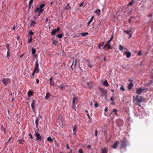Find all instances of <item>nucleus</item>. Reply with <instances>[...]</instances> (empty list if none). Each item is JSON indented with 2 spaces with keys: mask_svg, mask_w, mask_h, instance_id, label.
<instances>
[{
  "mask_svg": "<svg viewBox=\"0 0 153 153\" xmlns=\"http://www.w3.org/2000/svg\"><path fill=\"white\" fill-rule=\"evenodd\" d=\"M100 23H99V24L97 25V27L95 29V30H96V31H97L99 30V28L100 27Z\"/></svg>",
  "mask_w": 153,
  "mask_h": 153,
  "instance_id": "31",
  "label": "nucleus"
},
{
  "mask_svg": "<svg viewBox=\"0 0 153 153\" xmlns=\"http://www.w3.org/2000/svg\"><path fill=\"white\" fill-rule=\"evenodd\" d=\"M133 18V17H131L128 20V22L129 23H131V19Z\"/></svg>",
  "mask_w": 153,
  "mask_h": 153,
  "instance_id": "59",
  "label": "nucleus"
},
{
  "mask_svg": "<svg viewBox=\"0 0 153 153\" xmlns=\"http://www.w3.org/2000/svg\"><path fill=\"white\" fill-rule=\"evenodd\" d=\"M87 115L89 119L90 120L92 119L90 117L89 115L88 114H87Z\"/></svg>",
  "mask_w": 153,
  "mask_h": 153,
  "instance_id": "58",
  "label": "nucleus"
},
{
  "mask_svg": "<svg viewBox=\"0 0 153 153\" xmlns=\"http://www.w3.org/2000/svg\"><path fill=\"white\" fill-rule=\"evenodd\" d=\"M148 89L146 87H141L136 89V93L138 94H140L142 92H146Z\"/></svg>",
  "mask_w": 153,
  "mask_h": 153,
  "instance_id": "2",
  "label": "nucleus"
},
{
  "mask_svg": "<svg viewBox=\"0 0 153 153\" xmlns=\"http://www.w3.org/2000/svg\"><path fill=\"white\" fill-rule=\"evenodd\" d=\"M56 37L59 38H61L62 37V36L61 34H59L56 36Z\"/></svg>",
  "mask_w": 153,
  "mask_h": 153,
  "instance_id": "41",
  "label": "nucleus"
},
{
  "mask_svg": "<svg viewBox=\"0 0 153 153\" xmlns=\"http://www.w3.org/2000/svg\"><path fill=\"white\" fill-rule=\"evenodd\" d=\"M108 49H112V47L110 45H108Z\"/></svg>",
  "mask_w": 153,
  "mask_h": 153,
  "instance_id": "55",
  "label": "nucleus"
},
{
  "mask_svg": "<svg viewBox=\"0 0 153 153\" xmlns=\"http://www.w3.org/2000/svg\"><path fill=\"white\" fill-rule=\"evenodd\" d=\"M36 82L37 84H38L39 83V80L38 79H36Z\"/></svg>",
  "mask_w": 153,
  "mask_h": 153,
  "instance_id": "64",
  "label": "nucleus"
},
{
  "mask_svg": "<svg viewBox=\"0 0 153 153\" xmlns=\"http://www.w3.org/2000/svg\"><path fill=\"white\" fill-rule=\"evenodd\" d=\"M134 4V0H133L131 1L130 3L128 4V5L129 6H132Z\"/></svg>",
  "mask_w": 153,
  "mask_h": 153,
  "instance_id": "37",
  "label": "nucleus"
},
{
  "mask_svg": "<svg viewBox=\"0 0 153 153\" xmlns=\"http://www.w3.org/2000/svg\"><path fill=\"white\" fill-rule=\"evenodd\" d=\"M34 0H30L28 4V8H30L31 7L32 4H33Z\"/></svg>",
  "mask_w": 153,
  "mask_h": 153,
  "instance_id": "21",
  "label": "nucleus"
},
{
  "mask_svg": "<svg viewBox=\"0 0 153 153\" xmlns=\"http://www.w3.org/2000/svg\"><path fill=\"white\" fill-rule=\"evenodd\" d=\"M36 73L35 71H33V72L32 73V74L30 75V76L31 77H32L33 78L34 77V74Z\"/></svg>",
  "mask_w": 153,
  "mask_h": 153,
  "instance_id": "46",
  "label": "nucleus"
},
{
  "mask_svg": "<svg viewBox=\"0 0 153 153\" xmlns=\"http://www.w3.org/2000/svg\"><path fill=\"white\" fill-rule=\"evenodd\" d=\"M120 90H122L123 91H125V89L123 87L122 85H121V87L120 88Z\"/></svg>",
  "mask_w": 153,
  "mask_h": 153,
  "instance_id": "38",
  "label": "nucleus"
},
{
  "mask_svg": "<svg viewBox=\"0 0 153 153\" xmlns=\"http://www.w3.org/2000/svg\"><path fill=\"white\" fill-rule=\"evenodd\" d=\"M78 102V100L76 96H75L73 98V105H76Z\"/></svg>",
  "mask_w": 153,
  "mask_h": 153,
  "instance_id": "9",
  "label": "nucleus"
},
{
  "mask_svg": "<svg viewBox=\"0 0 153 153\" xmlns=\"http://www.w3.org/2000/svg\"><path fill=\"white\" fill-rule=\"evenodd\" d=\"M47 140L50 142H51L53 141V140H52V139L50 137H48L47 138Z\"/></svg>",
  "mask_w": 153,
  "mask_h": 153,
  "instance_id": "35",
  "label": "nucleus"
},
{
  "mask_svg": "<svg viewBox=\"0 0 153 153\" xmlns=\"http://www.w3.org/2000/svg\"><path fill=\"white\" fill-rule=\"evenodd\" d=\"M76 61H74V60L73 61L72 64L71 66V68L73 70H74L75 69V66L76 65Z\"/></svg>",
  "mask_w": 153,
  "mask_h": 153,
  "instance_id": "11",
  "label": "nucleus"
},
{
  "mask_svg": "<svg viewBox=\"0 0 153 153\" xmlns=\"http://www.w3.org/2000/svg\"><path fill=\"white\" fill-rule=\"evenodd\" d=\"M28 96L30 97L32 96L33 92L31 91H28L27 92Z\"/></svg>",
  "mask_w": 153,
  "mask_h": 153,
  "instance_id": "29",
  "label": "nucleus"
},
{
  "mask_svg": "<svg viewBox=\"0 0 153 153\" xmlns=\"http://www.w3.org/2000/svg\"><path fill=\"white\" fill-rule=\"evenodd\" d=\"M108 44H105L104 45V47H103V49H106V47H108Z\"/></svg>",
  "mask_w": 153,
  "mask_h": 153,
  "instance_id": "51",
  "label": "nucleus"
},
{
  "mask_svg": "<svg viewBox=\"0 0 153 153\" xmlns=\"http://www.w3.org/2000/svg\"><path fill=\"white\" fill-rule=\"evenodd\" d=\"M60 30L59 27H57V28L53 29L52 30V31L51 32L52 35H54L56 34V33L58 32Z\"/></svg>",
  "mask_w": 153,
  "mask_h": 153,
  "instance_id": "7",
  "label": "nucleus"
},
{
  "mask_svg": "<svg viewBox=\"0 0 153 153\" xmlns=\"http://www.w3.org/2000/svg\"><path fill=\"white\" fill-rule=\"evenodd\" d=\"M10 51H7V59H9L10 57Z\"/></svg>",
  "mask_w": 153,
  "mask_h": 153,
  "instance_id": "34",
  "label": "nucleus"
},
{
  "mask_svg": "<svg viewBox=\"0 0 153 153\" xmlns=\"http://www.w3.org/2000/svg\"><path fill=\"white\" fill-rule=\"evenodd\" d=\"M91 147V146L90 145H88L87 146V148L88 149H89Z\"/></svg>",
  "mask_w": 153,
  "mask_h": 153,
  "instance_id": "61",
  "label": "nucleus"
},
{
  "mask_svg": "<svg viewBox=\"0 0 153 153\" xmlns=\"http://www.w3.org/2000/svg\"><path fill=\"white\" fill-rule=\"evenodd\" d=\"M29 136L30 137V138L32 140L33 139V137L32 135V134L31 133H30L29 134Z\"/></svg>",
  "mask_w": 153,
  "mask_h": 153,
  "instance_id": "53",
  "label": "nucleus"
},
{
  "mask_svg": "<svg viewBox=\"0 0 153 153\" xmlns=\"http://www.w3.org/2000/svg\"><path fill=\"white\" fill-rule=\"evenodd\" d=\"M39 64L38 63V60L37 59L35 62V68L34 71H35L36 73H38L39 71Z\"/></svg>",
  "mask_w": 153,
  "mask_h": 153,
  "instance_id": "4",
  "label": "nucleus"
},
{
  "mask_svg": "<svg viewBox=\"0 0 153 153\" xmlns=\"http://www.w3.org/2000/svg\"><path fill=\"white\" fill-rule=\"evenodd\" d=\"M29 33L32 36L33 35V34H34L33 32H32V31L31 30L29 32Z\"/></svg>",
  "mask_w": 153,
  "mask_h": 153,
  "instance_id": "47",
  "label": "nucleus"
},
{
  "mask_svg": "<svg viewBox=\"0 0 153 153\" xmlns=\"http://www.w3.org/2000/svg\"><path fill=\"white\" fill-rule=\"evenodd\" d=\"M102 85H103L106 87H107L109 85V84H108L107 81L106 80H105L102 83Z\"/></svg>",
  "mask_w": 153,
  "mask_h": 153,
  "instance_id": "20",
  "label": "nucleus"
},
{
  "mask_svg": "<svg viewBox=\"0 0 153 153\" xmlns=\"http://www.w3.org/2000/svg\"><path fill=\"white\" fill-rule=\"evenodd\" d=\"M88 32L82 33H81V35L82 36H85L87 35H88Z\"/></svg>",
  "mask_w": 153,
  "mask_h": 153,
  "instance_id": "27",
  "label": "nucleus"
},
{
  "mask_svg": "<svg viewBox=\"0 0 153 153\" xmlns=\"http://www.w3.org/2000/svg\"><path fill=\"white\" fill-rule=\"evenodd\" d=\"M125 54L127 58H129L131 55V53L129 51H126L125 52Z\"/></svg>",
  "mask_w": 153,
  "mask_h": 153,
  "instance_id": "13",
  "label": "nucleus"
},
{
  "mask_svg": "<svg viewBox=\"0 0 153 153\" xmlns=\"http://www.w3.org/2000/svg\"><path fill=\"white\" fill-rule=\"evenodd\" d=\"M145 100V99L142 96L140 97L138 95L136 96L135 101H136V104L139 106H141L140 103L142 102H143Z\"/></svg>",
  "mask_w": 153,
  "mask_h": 153,
  "instance_id": "1",
  "label": "nucleus"
},
{
  "mask_svg": "<svg viewBox=\"0 0 153 153\" xmlns=\"http://www.w3.org/2000/svg\"><path fill=\"white\" fill-rule=\"evenodd\" d=\"M36 101L35 100H33L31 104V107L33 112L35 111L34 108L36 104Z\"/></svg>",
  "mask_w": 153,
  "mask_h": 153,
  "instance_id": "8",
  "label": "nucleus"
},
{
  "mask_svg": "<svg viewBox=\"0 0 153 153\" xmlns=\"http://www.w3.org/2000/svg\"><path fill=\"white\" fill-rule=\"evenodd\" d=\"M108 108L107 107H106L105 108L104 111L105 112H107V111Z\"/></svg>",
  "mask_w": 153,
  "mask_h": 153,
  "instance_id": "63",
  "label": "nucleus"
},
{
  "mask_svg": "<svg viewBox=\"0 0 153 153\" xmlns=\"http://www.w3.org/2000/svg\"><path fill=\"white\" fill-rule=\"evenodd\" d=\"M23 141V140H19V144H23V143H22Z\"/></svg>",
  "mask_w": 153,
  "mask_h": 153,
  "instance_id": "52",
  "label": "nucleus"
},
{
  "mask_svg": "<svg viewBox=\"0 0 153 153\" xmlns=\"http://www.w3.org/2000/svg\"><path fill=\"white\" fill-rule=\"evenodd\" d=\"M30 39H28V42L29 43H30L32 41V36H30Z\"/></svg>",
  "mask_w": 153,
  "mask_h": 153,
  "instance_id": "33",
  "label": "nucleus"
},
{
  "mask_svg": "<svg viewBox=\"0 0 153 153\" xmlns=\"http://www.w3.org/2000/svg\"><path fill=\"white\" fill-rule=\"evenodd\" d=\"M86 84L88 87L89 88H92V85L91 82H87L86 83Z\"/></svg>",
  "mask_w": 153,
  "mask_h": 153,
  "instance_id": "17",
  "label": "nucleus"
},
{
  "mask_svg": "<svg viewBox=\"0 0 153 153\" xmlns=\"http://www.w3.org/2000/svg\"><path fill=\"white\" fill-rule=\"evenodd\" d=\"M76 105H73V106H72V108L73 109L76 110L75 109V106Z\"/></svg>",
  "mask_w": 153,
  "mask_h": 153,
  "instance_id": "57",
  "label": "nucleus"
},
{
  "mask_svg": "<svg viewBox=\"0 0 153 153\" xmlns=\"http://www.w3.org/2000/svg\"><path fill=\"white\" fill-rule=\"evenodd\" d=\"M35 135L36 137V140H41L42 139V137L40 135L38 132H35Z\"/></svg>",
  "mask_w": 153,
  "mask_h": 153,
  "instance_id": "6",
  "label": "nucleus"
},
{
  "mask_svg": "<svg viewBox=\"0 0 153 153\" xmlns=\"http://www.w3.org/2000/svg\"><path fill=\"white\" fill-rule=\"evenodd\" d=\"M6 47L7 49V51H10V47H9V45L7 43L6 44Z\"/></svg>",
  "mask_w": 153,
  "mask_h": 153,
  "instance_id": "25",
  "label": "nucleus"
},
{
  "mask_svg": "<svg viewBox=\"0 0 153 153\" xmlns=\"http://www.w3.org/2000/svg\"><path fill=\"white\" fill-rule=\"evenodd\" d=\"M36 24V23L35 22L32 21L31 22V23L30 24V25H32H32L34 26Z\"/></svg>",
  "mask_w": 153,
  "mask_h": 153,
  "instance_id": "40",
  "label": "nucleus"
},
{
  "mask_svg": "<svg viewBox=\"0 0 153 153\" xmlns=\"http://www.w3.org/2000/svg\"><path fill=\"white\" fill-rule=\"evenodd\" d=\"M50 95H51V94L50 93H47L46 94V96L45 97V98H46L47 99H48L49 98V97L50 96Z\"/></svg>",
  "mask_w": 153,
  "mask_h": 153,
  "instance_id": "26",
  "label": "nucleus"
},
{
  "mask_svg": "<svg viewBox=\"0 0 153 153\" xmlns=\"http://www.w3.org/2000/svg\"><path fill=\"white\" fill-rule=\"evenodd\" d=\"M58 43V42L56 40H53V44L54 45H56Z\"/></svg>",
  "mask_w": 153,
  "mask_h": 153,
  "instance_id": "39",
  "label": "nucleus"
},
{
  "mask_svg": "<svg viewBox=\"0 0 153 153\" xmlns=\"http://www.w3.org/2000/svg\"><path fill=\"white\" fill-rule=\"evenodd\" d=\"M2 81L5 86H7L8 84L11 83L10 80L8 78H4L2 80Z\"/></svg>",
  "mask_w": 153,
  "mask_h": 153,
  "instance_id": "5",
  "label": "nucleus"
},
{
  "mask_svg": "<svg viewBox=\"0 0 153 153\" xmlns=\"http://www.w3.org/2000/svg\"><path fill=\"white\" fill-rule=\"evenodd\" d=\"M108 150L106 148L102 149H101V153H107Z\"/></svg>",
  "mask_w": 153,
  "mask_h": 153,
  "instance_id": "19",
  "label": "nucleus"
},
{
  "mask_svg": "<svg viewBox=\"0 0 153 153\" xmlns=\"http://www.w3.org/2000/svg\"><path fill=\"white\" fill-rule=\"evenodd\" d=\"M40 8H39V7H37L34 10V11L36 13L37 12L39 11V10Z\"/></svg>",
  "mask_w": 153,
  "mask_h": 153,
  "instance_id": "44",
  "label": "nucleus"
},
{
  "mask_svg": "<svg viewBox=\"0 0 153 153\" xmlns=\"http://www.w3.org/2000/svg\"><path fill=\"white\" fill-rule=\"evenodd\" d=\"M77 126L75 125L74 126L73 128V135H75L76 134V129H77Z\"/></svg>",
  "mask_w": 153,
  "mask_h": 153,
  "instance_id": "14",
  "label": "nucleus"
},
{
  "mask_svg": "<svg viewBox=\"0 0 153 153\" xmlns=\"http://www.w3.org/2000/svg\"><path fill=\"white\" fill-rule=\"evenodd\" d=\"M39 121V119L37 117H36L35 121V123L36 124V128H38Z\"/></svg>",
  "mask_w": 153,
  "mask_h": 153,
  "instance_id": "22",
  "label": "nucleus"
},
{
  "mask_svg": "<svg viewBox=\"0 0 153 153\" xmlns=\"http://www.w3.org/2000/svg\"><path fill=\"white\" fill-rule=\"evenodd\" d=\"M118 144L119 142L117 141H116L114 143L113 145L112 146V148L113 149H115Z\"/></svg>",
  "mask_w": 153,
  "mask_h": 153,
  "instance_id": "15",
  "label": "nucleus"
},
{
  "mask_svg": "<svg viewBox=\"0 0 153 153\" xmlns=\"http://www.w3.org/2000/svg\"><path fill=\"white\" fill-rule=\"evenodd\" d=\"M79 153H83L82 152V150L81 149H79Z\"/></svg>",
  "mask_w": 153,
  "mask_h": 153,
  "instance_id": "49",
  "label": "nucleus"
},
{
  "mask_svg": "<svg viewBox=\"0 0 153 153\" xmlns=\"http://www.w3.org/2000/svg\"><path fill=\"white\" fill-rule=\"evenodd\" d=\"M32 53L33 54H34L36 52V50L33 48L32 49Z\"/></svg>",
  "mask_w": 153,
  "mask_h": 153,
  "instance_id": "32",
  "label": "nucleus"
},
{
  "mask_svg": "<svg viewBox=\"0 0 153 153\" xmlns=\"http://www.w3.org/2000/svg\"><path fill=\"white\" fill-rule=\"evenodd\" d=\"M123 31L126 33L127 34H129L130 33V31L126 30H124Z\"/></svg>",
  "mask_w": 153,
  "mask_h": 153,
  "instance_id": "48",
  "label": "nucleus"
},
{
  "mask_svg": "<svg viewBox=\"0 0 153 153\" xmlns=\"http://www.w3.org/2000/svg\"><path fill=\"white\" fill-rule=\"evenodd\" d=\"M94 106L95 107H97L98 106V104L97 102H95L94 103Z\"/></svg>",
  "mask_w": 153,
  "mask_h": 153,
  "instance_id": "50",
  "label": "nucleus"
},
{
  "mask_svg": "<svg viewBox=\"0 0 153 153\" xmlns=\"http://www.w3.org/2000/svg\"><path fill=\"white\" fill-rule=\"evenodd\" d=\"M59 87L61 89H63L65 88V86L62 85H61Z\"/></svg>",
  "mask_w": 153,
  "mask_h": 153,
  "instance_id": "36",
  "label": "nucleus"
},
{
  "mask_svg": "<svg viewBox=\"0 0 153 153\" xmlns=\"http://www.w3.org/2000/svg\"><path fill=\"white\" fill-rule=\"evenodd\" d=\"M133 85L132 83L131 82L129 84L128 86V89L129 90L131 89V88L133 87Z\"/></svg>",
  "mask_w": 153,
  "mask_h": 153,
  "instance_id": "23",
  "label": "nucleus"
},
{
  "mask_svg": "<svg viewBox=\"0 0 153 153\" xmlns=\"http://www.w3.org/2000/svg\"><path fill=\"white\" fill-rule=\"evenodd\" d=\"M111 41H110V40H109L106 43L107 44H108V45H109V43H110Z\"/></svg>",
  "mask_w": 153,
  "mask_h": 153,
  "instance_id": "62",
  "label": "nucleus"
},
{
  "mask_svg": "<svg viewBox=\"0 0 153 153\" xmlns=\"http://www.w3.org/2000/svg\"><path fill=\"white\" fill-rule=\"evenodd\" d=\"M53 78L52 77H51L50 79V84L51 85H52L54 86V82L52 81Z\"/></svg>",
  "mask_w": 153,
  "mask_h": 153,
  "instance_id": "18",
  "label": "nucleus"
},
{
  "mask_svg": "<svg viewBox=\"0 0 153 153\" xmlns=\"http://www.w3.org/2000/svg\"><path fill=\"white\" fill-rule=\"evenodd\" d=\"M45 5V4H39V8L40 9H43V8L44 7Z\"/></svg>",
  "mask_w": 153,
  "mask_h": 153,
  "instance_id": "28",
  "label": "nucleus"
},
{
  "mask_svg": "<svg viewBox=\"0 0 153 153\" xmlns=\"http://www.w3.org/2000/svg\"><path fill=\"white\" fill-rule=\"evenodd\" d=\"M94 16H92L90 20H89L88 22L87 23V27H88V26L91 23V22H92V21H93V19H94Z\"/></svg>",
  "mask_w": 153,
  "mask_h": 153,
  "instance_id": "16",
  "label": "nucleus"
},
{
  "mask_svg": "<svg viewBox=\"0 0 153 153\" xmlns=\"http://www.w3.org/2000/svg\"><path fill=\"white\" fill-rule=\"evenodd\" d=\"M117 123L119 126H122L123 124V122L122 120L119 119L117 120Z\"/></svg>",
  "mask_w": 153,
  "mask_h": 153,
  "instance_id": "10",
  "label": "nucleus"
},
{
  "mask_svg": "<svg viewBox=\"0 0 153 153\" xmlns=\"http://www.w3.org/2000/svg\"><path fill=\"white\" fill-rule=\"evenodd\" d=\"M99 89L102 93L105 95V97H106V94L107 93V91L106 90L101 88H99Z\"/></svg>",
  "mask_w": 153,
  "mask_h": 153,
  "instance_id": "12",
  "label": "nucleus"
},
{
  "mask_svg": "<svg viewBox=\"0 0 153 153\" xmlns=\"http://www.w3.org/2000/svg\"><path fill=\"white\" fill-rule=\"evenodd\" d=\"M43 9H40L39 10L38 13H42L43 12Z\"/></svg>",
  "mask_w": 153,
  "mask_h": 153,
  "instance_id": "42",
  "label": "nucleus"
},
{
  "mask_svg": "<svg viewBox=\"0 0 153 153\" xmlns=\"http://www.w3.org/2000/svg\"><path fill=\"white\" fill-rule=\"evenodd\" d=\"M121 144L120 146V149L126 148L127 146V140L126 138H123L120 141Z\"/></svg>",
  "mask_w": 153,
  "mask_h": 153,
  "instance_id": "3",
  "label": "nucleus"
},
{
  "mask_svg": "<svg viewBox=\"0 0 153 153\" xmlns=\"http://www.w3.org/2000/svg\"><path fill=\"white\" fill-rule=\"evenodd\" d=\"M119 49L120 51H122L123 49V47L121 45H119Z\"/></svg>",
  "mask_w": 153,
  "mask_h": 153,
  "instance_id": "45",
  "label": "nucleus"
},
{
  "mask_svg": "<svg viewBox=\"0 0 153 153\" xmlns=\"http://www.w3.org/2000/svg\"><path fill=\"white\" fill-rule=\"evenodd\" d=\"M71 9V7L70 6V4H68L65 7V9L66 10H69Z\"/></svg>",
  "mask_w": 153,
  "mask_h": 153,
  "instance_id": "24",
  "label": "nucleus"
},
{
  "mask_svg": "<svg viewBox=\"0 0 153 153\" xmlns=\"http://www.w3.org/2000/svg\"><path fill=\"white\" fill-rule=\"evenodd\" d=\"M110 100L111 101H112V102H113L114 101V99L113 97H110Z\"/></svg>",
  "mask_w": 153,
  "mask_h": 153,
  "instance_id": "54",
  "label": "nucleus"
},
{
  "mask_svg": "<svg viewBox=\"0 0 153 153\" xmlns=\"http://www.w3.org/2000/svg\"><path fill=\"white\" fill-rule=\"evenodd\" d=\"M113 34H112L111 37L110 39L109 40H110V41H111L112 40V39H113Z\"/></svg>",
  "mask_w": 153,
  "mask_h": 153,
  "instance_id": "60",
  "label": "nucleus"
},
{
  "mask_svg": "<svg viewBox=\"0 0 153 153\" xmlns=\"http://www.w3.org/2000/svg\"><path fill=\"white\" fill-rule=\"evenodd\" d=\"M95 13L97 15H99L100 13V10L99 9H97L95 11Z\"/></svg>",
  "mask_w": 153,
  "mask_h": 153,
  "instance_id": "30",
  "label": "nucleus"
},
{
  "mask_svg": "<svg viewBox=\"0 0 153 153\" xmlns=\"http://www.w3.org/2000/svg\"><path fill=\"white\" fill-rule=\"evenodd\" d=\"M117 110L115 109H114L113 111L112 112L114 113L115 115H117Z\"/></svg>",
  "mask_w": 153,
  "mask_h": 153,
  "instance_id": "43",
  "label": "nucleus"
},
{
  "mask_svg": "<svg viewBox=\"0 0 153 153\" xmlns=\"http://www.w3.org/2000/svg\"><path fill=\"white\" fill-rule=\"evenodd\" d=\"M97 133H98V132H97V130H96V131H95V135L96 137H97Z\"/></svg>",
  "mask_w": 153,
  "mask_h": 153,
  "instance_id": "56",
  "label": "nucleus"
}]
</instances>
